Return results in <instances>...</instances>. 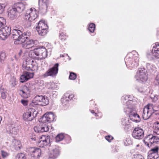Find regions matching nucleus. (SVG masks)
<instances>
[{
    "label": "nucleus",
    "instance_id": "c03bdc74",
    "mask_svg": "<svg viewBox=\"0 0 159 159\" xmlns=\"http://www.w3.org/2000/svg\"><path fill=\"white\" fill-rule=\"evenodd\" d=\"M31 35V33L29 32H24L23 34L22 33V37H24L25 38V39H28V36H30Z\"/></svg>",
    "mask_w": 159,
    "mask_h": 159
},
{
    "label": "nucleus",
    "instance_id": "39448f33",
    "mask_svg": "<svg viewBox=\"0 0 159 159\" xmlns=\"http://www.w3.org/2000/svg\"><path fill=\"white\" fill-rule=\"evenodd\" d=\"M157 111L152 104H148L143 108L142 114L143 119L145 120L148 119Z\"/></svg>",
    "mask_w": 159,
    "mask_h": 159
},
{
    "label": "nucleus",
    "instance_id": "a19ab883",
    "mask_svg": "<svg viewBox=\"0 0 159 159\" xmlns=\"http://www.w3.org/2000/svg\"><path fill=\"white\" fill-rule=\"evenodd\" d=\"M122 124L123 125L125 126L129 127L130 123L129 120L127 118H125L122 121Z\"/></svg>",
    "mask_w": 159,
    "mask_h": 159
},
{
    "label": "nucleus",
    "instance_id": "ddd939ff",
    "mask_svg": "<svg viewBox=\"0 0 159 159\" xmlns=\"http://www.w3.org/2000/svg\"><path fill=\"white\" fill-rule=\"evenodd\" d=\"M55 117V116L52 112H49L44 115L40 119L39 121L45 123L47 122H50L53 121Z\"/></svg>",
    "mask_w": 159,
    "mask_h": 159
},
{
    "label": "nucleus",
    "instance_id": "bf43d9fd",
    "mask_svg": "<svg viewBox=\"0 0 159 159\" xmlns=\"http://www.w3.org/2000/svg\"><path fill=\"white\" fill-rule=\"evenodd\" d=\"M74 97V95L73 94H71L70 95L68 94V97L69 98V99H71L72 98Z\"/></svg>",
    "mask_w": 159,
    "mask_h": 159
},
{
    "label": "nucleus",
    "instance_id": "20e7f679",
    "mask_svg": "<svg viewBox=\"0 0 159 159\" xmlns=\"http://www.w3.org/2000/svg\"><path fill=\"white\" fill-rule=\"evenodd\" d=\"M12 37L15 40L14 43L21 44L25 41L24 37H22V32L19 30L14 29L12 32Z\"/></svg>",
    "mask_w": 159,
    "mask_h": 159
},
{
    "label": "nucleus",
    "instance_id": "0eeeda50",
    "mask_svg": "<svg viewBox=\"0 0 159 159\" xmlns=\"http://www.w3.org/2000/svg\"><path fill=\"white\" fill-rule=\"evenodd\" d=\"M144 143L145 145L149 147V143L155 145L159 143V138L152 134H150L146 136L144 139Z\"/></svg>",
    "mask_w": 159,
    "mask_h": 159
},
{
    "label": "nucleus",
    "instance_id": "680f3d73",
    "mask_svg": "<svg viewBox=\"0 0 159 159\" xmlns=\"http://www.w3.org/2000/svg\"><path fill=\"white\" fill-rule=\"evenodd\" d=\"M22 53V51L21 50H20V51L18 53V54L19 57H20Z\"/></svg>",
    "mask_w": 159,
    "mask_h": 159
},
{
    "label": "nucleus",
    "instance_id": "603ef678",
    "mask_svg": "<svg viewBox=\"0 0 159 159\" xmlns=\"http://www.w3.org/2000/svg\"><path fill=\"white\" fill-rule=\"evenodd\" d=\"M1 152L2 156L3 158L6 157L9 155V153L8 152L3 150L1 151Z\"/></svg>",
    "mask_w": 159,
    "mask_h": 159
},
{
    "label": "nucleus",
    "instance_id": "f03ea898",
    "mask_svg": "<svg viewBox=\"0 0 159 159\" xmlns=\"http://www.w3.org/2000/svg\"><path fill=\"white\" fill-rule=\"evenodd\" d=\"M137 52L135 51L127 55L125 58V62L127 66L131 68L137 67L139 65V58Z\"/></svg>",
    "mask_w": 159,
    "mask_h": 159
},
{
    "label": "nucleus",
    "instance_id": "338daca9",
    "mask_svg": "<svg viewBox=\"0 0 159 159\" xmlns=\"http://www.w3.org/2000/svg\"><path fill=\"white\" fill-rule=\"evenodd\" d=\"M15 59H16V60H17V58L16 57V56H15Z\"/></svg>",
    "mask_w": 159,
    "mask_h": 159
},
{
    "label": "nucleus",
    "instance_id": "72a5a7b5",
    "mask_svg": "<svg viewBox=\"0 0 159 159\" xmlns=\"http://www.w3.org/2000/svg\"><path fill=\"white\" fill-rule=\"evenodd\" d=\"M146 67L147 69L149 70H151L152 71H156V67L154 65H151L148 63L146 64Z\"/></svg>",
    "mask_w": 159,
    "mask_h": 159
},
{
    "label": "nucleus",
    "instance_id": "864d4df0",
    "mask_svg": "<svg viewBox=\"0 0 159 159\" xmlns=\"http://www.w3.org/2000/svg\"><path fill=\"white\" fill-rule=\"evenodd\" d=\"M1 97L3 99H5L6 98L7 95L6 93L4 91L3 89H1Z\"/></svg>",
    "mask_w": 159,
    "mask_h": 159
},
{
    "label": "nucleus",
    "instance_id": "9b49d317",
    "mask_svg": "<svg viewBox=\"0 0 159 159\" xmlns=\"http://www.w3.org/2000/svg\"><path fill=\"white\" fill-rule=\"evenodd\" d=\"M37 111L34 108H30L23 115V119L28 121H31L36 116Z\"/></svg>",
    "mask_w": 159,
    "mask_h": 159
},
{
    "label": "nucleus",
    "instance_id": "e2e57ef3",
    "mask_svg": "<svg viewBox=\"0 0 159 159\" xmlns=\"http://www.w3.org/2000/svg\"><path fill=\"white\" fill-rule=\"evenodd\" d=\"M91 113H92V114H95V115L96 116H97V114L96 113H95V112H94V110H92L91 111Z\"/></svg>",
    "mask_w": 159,
    "mask_h": 159
},
{
    "label": "nucleus",
    "instance_id": "4be33fe9",
    "mask_svg": "<svg viewBox=\"0 0 159 159\" xmlns=\"http://www.w3.org/2000/svg\"><path fill=\"white\" fill-rule=\"evenodd\" d=\"M48 0H39V4H41V6L40 7L41 10H43L42 12H45L47 9V3Z\"/></svg>",
    "mask_w": 159,
    "mask_h": 159
},
{
    "label": "nucleus",
    "instance_id": "f704fd0d",
    "mask_svg": "<svg viewBox=\"0 0 159 159\" xmlns=\"http://www.w3.org/2000/svg\"><path fill=\"white\" fill-rule=\"evenodd\" d=\"M64 136L63 134H58L56 137V140L57 142H59L63 140L64 139Z\"/></svg>",
    "mask_w": 159,
    "mask_h": 159
},
{
    "label": "nucleus",
    "instance_id": "de8ad7c7",
    "mask_svg": "<svg viewBox=\"0 0 159 159\" xmlns=\"http://www.w3.org/2000/svg\"><path fill=\"white\" fill-rule=\"evenodd\" d=\"M34 130L36 132L42 133L41 126H35L34 128Z\"/></svg>",
    "mask_w": 159,
    "mask_h": 159
},
{
    "label": "nucleus",
    "instance_id": "6ab92c4d",
    "mask_svg": "<svg viewBox=\"0 0 159 159\" xmlns=\"http://www.w3.org/2000/svg\"><path fill=\"white\" fill-rule=\"evenodd\" d=\"M34 76L33 73L28 72L25 71L23 74L20 77V80L22 83L24 82L27 81L29 79L32 78Z\"/></svg>",
    "mask_w": 159,
    "mask_h": 159
},
{
    "label": "nucleus",
    "instance_id": "052dcab7",
    "mask_svg": "<svg viewBox=\"0 0 159 159\" xmlns=\"http://www.w3.org/2000/svg\"><path fill=\"white\" fill-rule=\"evenodd\" d=\"M136 89H137L138 91L140 92H142L143 91V90L141 88H137Z\"/></svg>",
    "mask_w": 159,
    "mask_h": 159
},
{
    "label": "nucleus",
    "instance_id": "69168bd1",
    "mask_svg": "<svg viewBox=\"0 0 159 159\" xmlns=\"http://www.w3.org/2000/svg\"><path fill=\"white\" fill-rule=\"evenodd\" d=\"M140 146V145L138 144L136 145V147H138Z\"/></svg>",
    "mask_w": 159,
    "mask_h": 159
},
{
    "label": "nucleus",
    "instance_id": "2f4dec72",
    "mask_svg": "<svg viewBox=\"0 0 159 159\" xmlns=\"http://www.w3.org/2000/svg\"><path fill=\"white\" fill-rule=\"evenodd\" d=\"M6 6L7 3L5 1L0 2V13H2L4 11V8Z\"/></svg>",
    "mask_w": 159,
    "mask_h": 159
},
{
    "label": "nucleus",
    "instance_id": "8fccbe9b",
    "mask_svg": "<svg viewBox=\"0 0 159 159\" xmlns=\"http://www.w3.org/2000/svg\"><path fill=\"white\" fill-rule=\"evenodd\" d=\"M76 78V75L74 73L71 72L70 73L69 76V79L71 80H75Z\"/></svg>",
    "mask_w": 159,
    "mask_h": 159
},
{
    "label": "nucleus",
    "instance_id": "13d9d810",
    "mask_svg": "<svg viewBox=\"0 0 159 159\" xmlns=\"http://www.w3.org/2000/svg\"><path fill=\"white\" fill-rule=\"evenodd\" d=\"M63 33H61V34L60 35V38L62 40H63V39H64V40H65V39H66V38H65V37H63V38L62 37V36H63Z\"/></svg>",
    "mask_w": 159,
    "mask_h": 159
},
{
    "label": "nucleus",
    "instance_id": "f3484780",
    "mask_svg": "<svg viewBox=\"0 0 159 159\" xmlns=\"http://www.w3.org/2000/svg\"><path fill=\"white\" fill-rule=\"evenodd\" d=\"M29 151L31 157L34 159H39L41 155V150L39 148H31L29 149Z\"/></svg>",
    "mask_w": 159,
    "mask_h": 159
},
{
    "label": "nucleus",
    "instance_id": "1a4fd4ad",
    "mask_svg": "<svg viewBox=\"0 0 159 159\" xmlns=\"http://www.w3.org/2000/svg\"><path fill=\"white\" fill-rule=\"evenodd\" d=\"M135 78L137 80H140L142 82L146 81L148 79V77L145 69L144 68L139 69Z\"/></svg>",
    "mask_w": 159,
    "mask_h": 159
},
{
    "label": "nucleus",
    "instance_id": "58836bf2",
    "mask_svg": "<svg viewBox=\"0 0 159 159\" xmlns=\"http://www.w3.org/2000/svg\"><path fill=\"white\" fill-rule=\"evenodd\" d=\"M153 128L156 131H159V121H157L154 123Z\"/></svg>",
    "mask_w": 159,
    "mask_h": 159
},
{
    "label": "nucleus",
    "instance_id": "cd10ccee",
    "mask_svg": "<svg viewBox=\"0 0 159 159\" xmlns=\"http://www.w3.org/2000/svg\"><path fill=\"white\" fill-rule=\"evenodd\" d=\"M68 93H65L63 97L61 99V102L63 106H67L69 102Z\"/></svg>",
    "mask_w": 159,
    "mask_h": 159
},
{
    "label": "nucleus",
    "instance_id": "c85d7f7f",
    "mask_svg": "<svg viewBox=\"0 0 159 159\" xmlns=\"http://www.w3.org/2000/svg\"><path fill=\"white\" fill-rule=\"evenodd\" d=\"M31 59L30 58H29L26 59V60L24 61L22 64L23 68L26 70H28V68H29L28 66H30V61H31Z\"/></svg>",
    "mask_w": 159,
    "mask_h": 159
},
{
    "label": "nucleus",
    "instance_id": "a211bd4d",
    "mask_svg": "<svg viewBox=\"0 0 159 159\" xmlns=\"http://www.w3.org/2000/svg\"><path fill=\"white\" fill-rule=\"evenodd\" d=\"M24 43L22 44L23 47L26 49H28L33 47L34 45H36L38 42L37 40H33L32 39H25Z\"/></svg>",
    "mask_w": 159,
    "mask_h": 159
},
{
    "label": "nucleus",
    "instance_id": "393cba45",
    "mask_svg": "<svg viewBox=\"0 0 159 159\" xmlns=\"http://www.w3.org/2000/svg\"><path fill=\"white\" fill-rule=\"evenodd\" d=\"M48 28V26L44 20H40L39 21L38 25L36 27V29H47Z\"/></svg>",
    "mask_w": 159,
    "mask_h": 159
},
{
    "label": "nucleus",
    "instance_id": "6e6d98bb",
    "mask_svg": "<svg viewBox=\"0 0 159 159\" xmlns=\"http://www.w3.org/2000/svg\"><path fill=\"white\" fill-rule=\"evenodd\" d=\"M21 102L24 106H26L28 105V101L27 100L23 99L21 101Z\"/></svg>",
    "mask_w": 159,
    "mask_h": 159
},
{
    "label": "nucleus",
    "instance_id": "4c0bfd02",
    "mask_svg": "<svg viewBox=\"0 0 159 159\" xmlns=\"http://www.w3.org/2000/svg\"><path fill=\"white\" fill-rule=\"evenodd\" d=\"M15 159H26L25 154L21 153L18 154L16 157Z\"/></svg>",
    "mask_w": 159,
    "mask_h": 159
},
{
    "label": "nucleus",
    "instance_id": "f8f14e48",
    "mask_svg": "<svg viewBox=\"0 0 159 159\" xmlns=\"http://www.w3.org/2000/svg\"><path fill=\"white\" fill-rule=\"evenodd\" d=\"M58 63L56 64L53 67L49 69L42 75V76L44 78L47 77L48 76L52 77L56 76L58 73Z\"/></svg>",
    "mask_w": 159,
    "mask_h": 159
},
{
    "label": "nucleus",
    "instance_id": "7ed1b4c3",
    "mask_svg": "<svg viewBox=\"0 0 159 159\" xmlns=\"http://www.w3.org/2000/svg\"><path fill=\"white\" fill-rule=\"evenodd\" d=\"M30 53L32 55V57L38 60L45 58L47 56V49L43 47L36 48L34 51H31Z\"/></svg>",
    "mask_w": 159,
    "mask_h": 159
},
{
    "label": "nucleus",
    "instance_id": "37998d69",
    "mask_svg": "<svg viewBox=\"0 0 159 159\" xmlns=\"http://www.w3.org/2000/svg\"><path fill=\"white\" fill-rule=\"evenodd\" d=\"M6 23L5 19L2 17H0V28L3 25H4Z\"/></svg>",
    "mask_w": 159,
    "mask_h": 159
},
{
    "label": "nucleus",
    "instance_id": "49530a36",
    "mask_svg": "<svg viewBox=\"0 0 159 159\" xmlns=\"http://www.w3.org/2000/svg\"><path fill=\"white\" fill-rule=\"evenodd\" d=\"M158 148L157 147H156L155 148L151 149L148 153H158Z\"/></svg>",
    "mask_w": 159,
    "mask_h": 159
},
{
    "label": "nucleus",
    "instance_id": "4d7b16f0",
    "mask_svg": "<svg viewBox=\"0 0 159 159\" xmlns=\"http://www.w3.org/2000/svg\"><path fill=\"white\" fill-rule=\"evenodd\" d=\"M105 139L109 142H110L111 140L113 139V137L110 135H108L105 137Z\"/></svg>",
    "mask_w": 159,
    "mask_h": 159
},
{
    "label": "nucleus",
    "instance_id": "c756f323",
    "mask_svg": "<svg viewBox=\"0 0 159 159\" xmlns=\"http://www.w3.org/2000/svg\"><path fill=\"white\" fill-rule=\"evenodd\" d=\"M148 159H159L158 153H148Z\"/></svg>",
    "mask_w": 159,
    "mask_h": 159
},
{
    "label": "nucleus",
    "instance_id": "aec40b11",
    "mask_svg": "<svg viewBox=\"0 0 159 159\" xmlns=\"http://www.w3.org/2000/svg\"><path fill=\"white\" fill-rule=\"evenodd\" d=\"M14 7L17 12L20 13L24 10L25 8V6L22 2H19L14 4Z\"/></svg>",
    "mask_w": 159,
    "mask_h": 159
},
{
    "label": "nucleus",
    "instance_id": "0e129e2a",
    "mask_svg": "<svg viewBox=\"0 0 159 159\" xmlns=\"http://www.w3.org/2000/svg\"><path fill=\"white\" fill-rule=\"evenodd\" d=\"M31 139L32 140H34V141L36 140V139H35V138H31Z\"/></svg>",
    "mask_w": 159,
    "mask_h": 159
},
{
    "label": "nucleus",
    "instance_id": "423d86ee",
    "mask_svg": "<svg viewBox=\"0 0 159 159\" xmlns=\"http://www.w3.org/2000/svg\"><path fill=\"white\" fill-rule=\"evenodd\" d=\"M32 102L34 105L45 106L48 104L49 101L47 97L42 95H38L34 98Z\"/></svg>",
    "mask_w": 159,
    "mask_h": 159
},
{
    "label": "nucleus",
    "instance_id": "473e14b6",
    "mask_svg": "<svg viewBox=\"0 0 159 159\" xmlns=\"http://www.w3.org/2000/svg\"><path fill=\"white\" fill-rule=\"evenodd\" d=\"M6 56L5 53L4 52H2L0 53V62L3 63L5 60Z\"/></svg>",
    "mask_w": 159,
    "mask_h": 159
},
{
    "label": "nucleus",
    "instance_id": "5701e85b",
    "mask_svg": "<svg viewBox=\"0 0 159 159\" xmlns=\"http://www.w3.org/2000/svg\"><path fill=\"white\" fill-rule=\"evenodd\" d=\"M16 9L13 7L9 10L8 13V17L11 19H14L17 16V13Z\"/></svg>",
    "mask_w": 159,
    "mask_h": 159
},
{
    "label": "nucleus",
    "instance_id": "dca6fc26",
    "mask_svg": "<svg viewBox=\"0 0 159 159\" xmlns=\"http://www.w3.org/2000/svg\"><path fill=\"white\" fill-rule=\"evenodd\" d=\"M50 136L43 135L38 142V145L40 147L43 148L48 145L50 142Z\"/></svg>",
    "mask_w": 159,
    "mask_h": 159
},
{
    "label": "nucleus",
    "instance_id": "2eb2a0df",
    "mask_svg": "<svg viewBox=\"0 0 159 159\" xmlns=\"http://www.w3.org/2000/svg\"><path fill=\"white\" fill-rule=\"evenodd\" d=\"M144 131L140 127H136L133 130L132 136L134 138L139 139L143 137Z\"/></svg>",
    "mask_w": 159,
    "mask_h": 159
},
{
    "label": "nucleus",
    "instance_id": "b1692460",
    "mask_svg": "<svg viewBox=\"0 0 159 159\" xmlns=\"http://www.w3.org/2000/svg\"><path fill=\"white\" fill-rule=\"evenodd\" d=\"M59 154V150L57 148H55L50 152L49 155V158L52 159L55 158L58 156Z\"/></svg>",
    "mask_w": 159,
    "mask_h": 159
},
{
    "label": "nucleus",
    "instance_id": "3c124183",
    "mask_svg": "<svg viewBox=\"0 0 159 159\" xmlns=\"http://www.w3.org/2000/svg\"><path fill=\"white\" fill-rule=\"evenodd\" d=\"M134 159H144L143 157L140 154H134Z\"/></svg>",
    "mask_w": 159,
    "mask_h": 159
},
{
    "label": "nucleus",
    "instance_id": "a878e982",
    "mask_svg": "<svg viewBox=\"0 0 159 159\" xmlns=\"http://www.w3.org/2000/svg\"><path fill=\"white\" fill-rule=\"evenodd\" d=\"M30 66H28L29 68L33 71L37 70L38 69V64L32 59H31V61H30Z\"/></svg>",
    "mask_w": 159,
    "mask_h": 159
},
{
    "label": "nucleus",
    "instance_id": "7c9ffc66",
    "mask_svg": "<svg viewBox=\"0 0 159 159\" xmlns=\"http://www.w3.org/2000/svg\"><path fill=\"white\" fill-rule=\"evenodd\" d=\"M39 34L41 36H44L47 33V29H36Z\"/></svg>",
    "mask_w": 159,
    "mask_h": 159
},
{
    "label": "nucleus",
    "instance_id": "412c9836",
    "mask_svg": "<svg viewBox=\"0 0 159 159\" xmlns=\"http://www.w3.org/2000/svg\"><path fill=\"white\" fill-rule=\"evenodd\" d=\"M18 127L17 126L12 125L9 127V129L7 130V132L10 134H16L18 131Z\"/></svg>",
    "mask_w": 159,
    "mask_h": 159
},
{
    "label": "nucleus",
    "instance_id": "5fc2aeb1",
    "mask_svg": "<svg viewBox=\"0 0 159 159\" xmlns=\"http://www.w3.org/2000/svg\"><path fill=\"white\" fill-rule=\"evenodd\" d=\"M154 83L156 85H158L159 84V74L157 75L155 78Z\"/></svg>",
    "mask_w": 159,
    "mask_h": 159
},
{
    "label": "nucleus",
    "instance_id": "09e8293b",
    "mask_svg": "<svg viewBox=\"0 0 159 159\" xmlns=\"http://www.w3.org/2000/svg\"><path fill=\"white\" fill-rule=\"evenodd\" d=\"M48 86L49 89H52L55 88H56V85L54 83L52 82L49 83L48 84Z\"/></svg>",
    "mask_w": 159,
    "mask_h": 159
},
{
    "label": "nucleus",
    "instance_id": "9d476101",
    "mask_svg": "<svg viewBox=\"0 0 159 159\" xmlns=\"http://www.w3.org/2000/svg\"><path fill=\"white\" fill-rule=\"evenodd\" d=\"M152 49L151 52L147 54L148 57L153 58H159V43H156L152 45Z\"/></svg>",
    "mask_w": 159,
    "mask_h": 159
},
{
    "label": "nucleus",
    "instance_id": "e433bc0d",
    "mask_svg": "<svg viewBox=\"0 0 159 159\" xmlns=\"http://www.w3.org/2000/svg\"><path fill=\"white\" fill-rule=\"evenodd\" d=\"M95 25L93 23H90L89 26V30L90 32L92 33H93L94 32V30L95 29Z\"/></svg>",
    "mask_w": 159,
    "mask_h": 159
},
{
    "label": "nucleus",
    "instance_id": "f257e3e1",
    "mask_svg": "<svg viewBox=\"0 0 159 159\" xmlns=\"http://www.w3.org/2000/svg\"><path fill=\"white\" fill-rule=\"evenodd\" d=\"M129 98V95H125L122 98V100L123 102H125V101L128 100L124 107V111L126 114L129 115V117L131 120L136 123L139 122L141 120L140 117L137 113L135 109L131 105L132 101L130 100H128Z\"/></svg>",
    "mask_w": 159,
    "mask_h": 159
},
{
    "label": "nucleus",
    "instance_id": "79ce46f5",
    "mask_svg": "<svg viewBox=\"0 0 159 159\" xmlns=\"http://www.w3.org/2000/svg\"><path fill=\"white\" fill-rule=\"evenodd\" d=\"M22 90L25 92L26 93H27L30 94L31 89L30 87H28L27 85H25L23 87Z\"/></svg>",
    "mask_w": 159,
    "mask_h": 159
},
{
    "label": "nucleus",
    "instance_id": "4468645a",
    "mask_svg": "<svg viewBox=\"0 0 159 159\" xmlns=\"http://www.w3.org/2000/svg\"><path fill=\"white\" fill-rule=\"evenodd\" d=\"M11 28L5 26L0 29V38L2 40L7 39L11 33Z\"/></svg>",
    "mask_w": 159,
    "mask_h": 159
},
{
    "label": "nucleus",
    "instance_id": "6e6552de",
    "mask_svg": "<svg viewBox=\"0 0 159 159\" xmlns=\"http://www.w3.org/2000/svg\"><path fill=\"white\" fill-rule=\"evenodd\" d=\"M38 11L34 8H31L28 10L25 14V18L29 21L34 20L37 17Z\"/></svg>",
    "mask_w": 159,
    "mask_h": 159
},
{
    "label": "nucleus",
    "instance_id": "ea45409f",
    "mask_svg": "<svg viewBox=\"0 0 159 159\" xmlns=\"http://www.w3.org/2000/svg\"><path fill=\"white\" fill-rule=\"evenodd\" d=\"M132 144V141L129 138H126L124 144L125 145L127 146Z\"/></svg>",
    "mask_w": 159,
    "mask_h": 159
},
{
    "label": "nucleus",
    "instance_id": "bb28decb",
    "mask_svg": "<svg viewBox=\"0 0 159 159\" xmlns=\"http://www.w3.org/2000/svg\"><path fill=\"white\" fill-rule=\"evenodd\" d=\"M12 145L17 150L20 149L21 147L20 141L15 139H13L12 141Z\"/></svg>",
    "mask_w": 159,
    "mask_h": 159
},
{
    "label": "nucleus",
    "instance_id": "c9c22d12",
    "mask_svg": "<svg viewBox=\"0 0 159 159\" xmlns=\"http://www.w3.org/2000/svg\"><path fill=\"white\" fill-rule=\"evenodd\" d=\"M19 94L23 98H28L30 95L28 93H26V92L23 90H20L19 91Z\"/></svg>",
    "mask_w": 159,
    "mask_h": 159
},
{
    "label": "nucleus",
    "instance_id": "a18cd8bd",
    "mask_svg": "<svg viewBox=\"0 0 159 159\" xmlns=\"http://www.w3.org/2000/svg\"><path fill=\"white\" fill-rule=\"evenodd\" d=\"M41 127L42 133L45 132H47L49 130V128L48 125H43Z\"/></svg>",
    "mask_w": 159,
    "mask_h": 159
}]
</instances>
